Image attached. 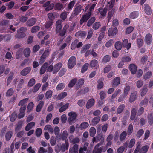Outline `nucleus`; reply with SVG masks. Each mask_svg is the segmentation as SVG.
I'll return each instance as SVG.
<instances>
[{
	"label": "nucleus",
	"mask_w": 153,
	"mask_h": 153,
	"mask_svg": "<svg viewBox=\"0 0 153 153\" xmlns=\"http://www.w3.org/2000/svg\"><path fill=\"white\" fill-rule=\"evenodd\" d=\"M127 135V133L125 131L123 132L120 134V141H123L126 138Z\"/></svg>",
	"instance_id": "52"
},
{
	"label": "nucleus",
	"mask_w": 153,
	"mask_h": 153,
	"mask_svg": "<svg viewBox=\"0 0 153 153\" xmlns=\"http://www.w3.org/2000/svg\"><path fill=\"white\" fill-rule=\"evenodd\" d=\"M88 123L86 122L82 123L80 124V128L81 130L84 129L86 128L88 126Z\"/></svg>",
	"instance_id": "36"
},
{
	"label": "nucleus",
	"mask_w": 153,
	"mask_h": 153,
	"mask_svg": "<svg viewBox=\"0 0 153 153\" xmlns=\"http://www.w3.org/2000/svg\"><path fill=\"white\" fill-rule=\"evenodd\" d=\"M137 92H135L132 93L130 95L129 101L130 102H132L134 101L137 97Z\"/></svg>",
	"instance_id": "14"
},
{
	"label": "nucleus",
	"mask_w": 153,
	"mask_h": 153,
	"mask_svg": "<svg viewBox=\"0 0 153 153\" xmlns=\"http://www.w3.org/2000/svg\"><path fill=\"white\" fill-rule=\"evenodd\" d=\"M14 75L13 73L10 72L9 74V76L7 80V85L8 86L11 82L12 77Z\"/></svg>",
	"instance_id": "53"
},
{
	"label": "nucleus",
	"mask_w": 153,
	"mask_h": 153,
	"mask_svg": "<svg viewBox=\"0 0 153 153\" xmlns=\"http://www.w3.org/2000/svg\"><path fill=\"white\" fill-rule=\"evenodd\" d=\"M90 134L91 137H93L95 135L96 132L95 128L93 127H91L90 129Z\"/></svg>",
	"instance_id": "45"
},
{
	"label": "nucleus",
	"mask_w": 153,
	"mask_h": 153,
	"mask_svg": "<svg viewBox=\"0 0 153 153\" xmlns=\"http://www.w3.org/2000/svg\"><path fill=\"white\" fill-rule=\"evenodd\" d=\"M76 64V59L74 56L71 57L69 59L68 63V67L70 69H72Z\"/></svg>",
	"instance_id": "3"
},
{
	"label": "nucleus",
	"mask_w": 153,
	"mask_h": 153,
	"mask_svg": "<svg viewBox=\"0 0 153 153\" xmlns=\"http://www.w3.org/2000/svg\"><path fill=\"white\" fill-rule=\"evenodd\" d=\"M69 147V143L68 140H65V143L63 144L61 146V149L63 151L67 150Z\"/></svg>",
	"instance_id": "26"
},
{
	"label": "nucleus",
	"mask_w": 153,
	"mask_h": 153,
	"mask_svg": "<svg viewBox=\"0 0 153 153\" xmlns=\"http://www.w3.org/2000/svg\"><path fill=\"white\" fill-rule=\"evenodd\" d=\"M13 134L12 132L11 131H9L6 134L5 137L7 140H9Z\"/></svg>",
	"instance_id": "49"
},
{
	"label": "nucleus",
	"mask_w": 153,
	"mask_h": 153,
	"mask_svg": "<svg viewBox=\"0 0 153 153\" xmlns=\"http://www.w3.org/2000/svg\"><path fill=\"white\" fill-rule=\"evenodd\" d=\"M100 144H98L96 145L93 151V153H101L102 150L103 152H105L106 150V148L105 149H103L104 148H105V147L102 146L99 147Z\"/></svg>",
	"instance_id": "5"
},
{
	"label": "nucleus",
	"mask_w": 153,
	"mask_h": 153,
	"mask_svg": "<svg viewBox=\"0 0 153 153\" xmlns=\"http://www.w3.org/2000/svg\"><path fill=\"white\" fill-rule=\"evenodd\" d=\"M35 123L34 122H31L28 123L25 127V130L28 131L30 129L34 126Z\"/></svg>",
	"instance_id": "38"
},
{
	"label": "nucleus",
	"mask_w": 153,
	"mask_h": 153,
	"mask_svg": "<svg viewBox=\"0 0 153 153\" xmlns=\"http://www.w3.org/2000/svg\"><path fill=\"white\" fill-rule=\"evenodd\" d=\"M28 100V98H25L21 100L18 104V105L19 106L21 105L23 106H25L24 105L27 103Z\"/></svg>",
	"instance_id": "58"
},
{
	"label": "nucleus",
	"mask_w": 153,
	"mask_h": 153,
	"mask_svg": "<svg viewBox=\"0 0 153 153\" xmlns=\"http://www.w3.org/2000/svg\"><path fill=\"white\" fill-rule=\"evenodd\" d=\"M68 116L69 117L68 121L70 124H72L75 122L77 116V114L75 112H71L68 114Z\"/></svg>",
	"instance_id": "2"
},
{
	"label": "nucleus",
	"mask_w": 153,
	"mask_h": 153,
	"mask_svg": "<svg viewBox=\"0 0 153 153\" xmlns=\"http://www.w3.org/2000/svg\"><path fill=\"white\" fill-rule=\"evenodd\" d=\"M115 2L114 0H111L109 2H108L107 4V6L109 7V10H111L114 6V3Z\"/></svg>",
	"instance_id": "46"
},
{
	"label": "nucleus",
	"mask_w": 153,
	"mask_h": 153,
	"mask_svg": "<svg viewBox=\"0 0 153 153\" xmlns=\"http://www.w3.org/2000/svg\"><path fill=\"white\" fill-rule=\"evenodd\" d=\"M120 82V79L119 77H117L113 81L112 85L113 86H117Z\"/></svg>",
	"instance_id": "31"
},
{
	"label": "nucleus",
	"mask_w": 153,
	"mask_h": 153,
	"mask_svg": "<svg viewBox=\"0 0 153 153\" xmlns=\"http://www.w3.org/2000/svg\"><path fill=\"white\" fill-rule=\"evenodd\" d=\"M69 140L70 142L73 144L78 143L80 141V139L79 138L76 137L74 138L73 135H71L69 137Z\"/></svg>",
	"instance_id": "8"
},
{
	"label": "nucleus",
	"mask_w": 153,
	"mask_h": 153,
	"mask_svg": "<svg viewBox=\"0 0 153 153\" xmlns=\"http://www.w3.org/2000/svg\"><path fill=\"white\" fill-rule=\"evenodd\" d=\"M54 5L53 4H50V1H48L43 5V7H46L45 10L46 11L50 10L53 9Z\"/></svg>",
	"instance_id": "7"
},
{
	"label": "nucleus",
	"mask_w": 153,
	"mask_h": 153,
	"mask_svg": "<svg viewBox=\"0 0 153 153\" xmlns=\"http://www.w3.org/2000/svg\"><path fill=\"white\" fill-rule=\"evenodd\" d=\"M148 102V99L146 98H145L141 102L140 104L142 106H146L147 105Z\"/></svg>",
	"instance_id": "62"
},
{
	"label": "nucleus",
	"mask_w": 153,
	"mask_h": 153,
	"mask_svg": "<svg viewBox=\"0 0 153 153\" xmlns=\"http://www.w3.org/2000/svg\"><path fill=\"white\" fill-rule=\"evenodd\" d=\"M62 66V64L61 62H59L55 65L53 67V73L56 74L57 73Z\"/></svg>",
	"instance_id": "10"
},
{
	"label": "nucleus",
	"mask_w": 153,
	"mask_h": 153,
	"mask_svg": "<svg viewBox=\"0 0 153 153\" xmlns=\"http://www.w3.org/2000/svg\"><path fill=\"white\" fill-rule=\"evenodd\" d=\"M69 103H66L65 104L63 105L62 102L59 103L57 105L58 107H61L59 110L60 112H62L65 111L69 107Z\"/></svg>",
	"instance_id": "4"
},
{
	"label": "nucleus",
	"mask_w": 153,
	"mask_h": 153,
	"mask_svg": "<svg viewBox=\"0 0 153 153\" xmlns=\"http://www.w3.org/2000/svg\"><path fill=\"white\" fill-rule=\"evenodd\" d=\"M152 39V35L150 34H147L145 38V41L147 45H149L151 43Z\"/></svg>",
	"instance_id": "11"
},
{
	"label": "nucleus",
	"mask_w": 153,
	"mask_h": 153,
	"mask_svg": "<svg viewBox=\"0 0 153 153\" xmlns=\"http://www.w3.org/2000/svg\"><path fill=\"white\" fill-rule=\"evenodd\" d=\"M125 107V106L124 104L120 105L117 108V114H118L121 113Z\"/></svg>",
	"instance_id": "41"
},
{
	"label": "nucleus",
	"mask_w": 153,
	"mask_h": 153,
	"mask_svg": "<svg viewBox=\"0 0 153 153\" xmlns=\"http://www.w3.org/2000/svg\"><path fill=\"white\" fill-rule=\"evenodd\" d=\"M91 13L88 12V13L82 16L80 20V24H82L84 22H86L91 16Z\"/></svg>",
	"instance_id": "6"
},
{
	"label": "nucleus",
	"mask_w": 153,
	"mask_h": 153,
	"mask_svg": "<svg viewBox=\"0 0 153 153\" xmlns=\"http://www.w3.org/2000/svg\"><path fill=\"white\" fill-rule=\"evenodd\" d=\"M114 12V9H112L110 11L109 10L108 14V22L110 21L111 18L112 17Z\"/></svg>",
	"instance_id": "32"
},
{
	"label": "nucleus",
	"mask_w": 153,
	"mask_h": 153,
	"mask_svg": "<svg viewBox=\"0 0 153 153\" xmlns=\"http://www.w3.org/2000/svg\"><path fill=\"white\" fill-rule=\"evenodd\" d=\"M115 46L117 50H120L122 48V45L121 42L119 41L117 42L115 44Z\"/></svg>",
	"instance_id": "42"
},
{
	"label": "nucleus",
	"mask_w": 153,
	"mask_h": 153,
	"mask_svg": "<svg viewBox=\"0 0 153 153\" xmlns=\"http://www.w3.org/2000/svg\"><path fill=\"white\" fill-rule=\"evenodd\" d=\"M130 90V87L129 86H126L124 88V95L125 97L127 96Z\"/></svg>",
	"instance_id": "47"
},
{
	"label": "nucleus",
	"mask_w": 153,
	"mask_h": 153,
	"mask_svg": "<svg viewBox=\"0 0 153 153\" xmlns=\"http://www.w3.org/2000/svg\"><path fill=\"white\" fill-rule=\"evenodd\" d=\"M135 139H132L130 141L128 147L129 148H132L134 145L135 143Z\"/></svg>",
	"instance_id": "55"
},
{
	"label": "nucleus",
	"mask_w": 153,
	"mask_h": 153,
	"mask_svg": "<svg viewBox=\"0 0 153 153\" xmlns=\"http://www.w3.org/2000/svg\"><path fill=\"white\" fill-rule=\"evenodd\" d=\"M137 109L135 108H133L131 111L130 119L133 120L134 119L136 113Z\"/></svg>",
	"instance_id": "37"
},
{
	"label": "nucleus",
	"mask_w": 153,
	"mask_h": 153,
	"mask_svg": "<svg viewBox=\"0 0 153 153\" xmlns=\"http://www.w3.org/2000/svg\"><path fill=\"white\" fill-rule=\"evenodd\" d=\"M45 130H48L51 133H53V128L52 126L50 125H46L44 128Z\"/></svg>",
	"instance_id": "34"
},
{
	"label": "nucleus",
	"mask_w": 153,
	"mask_h": 153,
	"mask_svg": "<svg viewBox=\"0 0 153 153\" xmlns=\"http://www.w3.org/2000/svg\"><path fill=\"white\" fill-rule=\"evenodd\" d=\"M68 135V132L67 131H64L62 135V140H65L66 139Z\"/></svg>",
	"instance_id": "61"
},
{
	"label": "nucleus",
	"mask_w": 153,
	"mask_h": 153,
	"mask_svg": "<svg viewBox=\"0 0 153 153\" xmlns=\"http://www.w3.org/2000/svg\"><path fill=\"white\" fill-rule=\"evenodd\" d=\"M22 49H19L16 53V57L17 59H19L21 57L22 55Z\"/></svg>",
	"instance_id": "50"
},
{
	"label": "nucleus",
	"mask_w": 153,
	"mask_h": 153,
	"mask_svg": "<svg viewBox=\"0 0 153 153\" xmlns=\"http://www.w3.org/2000/svg\"><path fill=\"white\" fill-rule=\"evenodd\" d=\"M36 22L35 18H31L29 19L27 22V25L29 26H31L35 24Z\"/></svg>",
	"instance_id": "20"
},
{
	"label": "nucleus",
	"mask_w": 153,
	"mask_h": 153,
	"mask_svg": "<svg viewBox=\"0 0 153 153\" xmlns=\"http://www.w3.org/2000/svg\"><path fill=\"white\" fill-rule=\"evenodd\" d=\"M148 91V89L146 86H144L140 90V95L143 97L145 95Z\"/></svg>",
	"instance_id": "24"
},
{
	"label": "nucleus",
	"mask_w": 153,
	"mask_h": 153,
	"mask_svg": "<svg viewBox=\"0 0 153 153\" xmlns=\"http://www.w3.org/2000/svg\"><path fill=\"white\" fill-rule=\"evenodd\" d=\"M139 13L137 11H134L131 13L130 15V18L132 19H135L138 17Z\"/></svg>",
	"instance_id": "29"
},
{
	"label": "nucleus",
	"mask_w": 153,
	"mask_h": 153,
	"mask_svg": "<svg viewBox=\"0 0 153 153\" xmlns=\"http://www.w3.org/2000/svg\"><path fill=\"white\" fill-rule=\"evenodd\" d=\"M123 45L126 47L127 49H129L131 46V44L130 43H128V40L127 39H125L123 40Z\"/></svg>",
	"instance_id": "22"
},
{
	"label": "nucleus",
	"mask_w": 153,
	"mask_h": 153,
	"mask_svg": "<svg viewBox=\"0 0 153 153\" xmlns=\"http://www.w3.org/2000/svg\"><path fill=\"white\" fill-rule=\"evenodd\" d=\"M30 71L31 68L30 67H26L21 71V74L23 76H25L28 74Z\"/></svg>",
	"instance_id": "19"
},
{
	"label": "nucleus",
	"mask_w": 153,
	"mask_h": 153,
	"mask_svg": "<svg viewBox=\"0 0 153 153\" xmlns=\"http://www.w3.org/2000/svg\"><path fill=\"white\" fill-rule=\"evenodd\" d=\"M48 16L49 19L52 21L55 18V16H56V14L55 13H50L48 14Z\"/></svg>",
	"instance_id": "43"
},
{
	"label": "nucleus",
	"mask_w": 153,
	"mask_h": 153,
	"mask_svg": "<svg viewBox=\"0 0 153 153\" xmlns=\"http://www.w3.org/2000/svg\"><path fill=\"white\" fill-rule=\"evenodd\" d=\"M78 145L77 144H75L73 147L70 149L69 153H78Z\"/></svg>",
	"instance_id": "15"
},
{
	"label": "nucleus",
	"mask_w": 153,
	"mask_h": 153,
	"mask_svg": "<svg viewBox=\"0 0 153 153\" xmlns=\"http://www.w3.org/2000/svg\"><path fill=\"white\" fill-rule=\"evenodd\" d=\"M40 27L38 26L33 27L31 30V32L32 33H35L38 31Z\"/></svg>",
	"instance_id": "63"
},
{
	"label": "nucleus",
	"mask_w": 153,
	"mask_h": 153,
	"mask_svg": "<svg viewBox=\"0 0 153 153\" xmlns=\"http://www.w3.org/2000/svg\"><path fill=\"white\" fill-rule=\"evenodd\" d=\"M30 53V50L29 48H26L24 51V54L26 57L29 56Z\"/></svg>",
	"instance_id": "51"
},
{
	"label": "nucleus",
	"mask_w": 153,
	"mask_h": 153,
	"mask_svg": "<svg viewBox=\"0 0 153 153\" xmlns=\"http://www.w3.org/2000/svg\"><path fill=\"white\" fill-rule=\"evenodd\" d=\"M27 30V28L25 27H23L17 30V33L15 36V37L17 38H21L25 37L26 36L24 32Z\"/></svg>",
	"instance_id": "1"
},
{
	"label": "nucleus",
	"mask_w": 153,
	"mask_h": 153,
	"mask_svg": "<svg viewBox=\"0 0 153 153\" xmlns=\"http://www.w3.org/2000/svg\"><path fill=\"white\" fill-rule=\"evenodd\" d=\"M67 95V93L66 92H62L58 95L57 98L58 100H61L65 97Z\"/></svg>",
	"instance_id": "44"
},
{
	"label": "nucleus",
	"mask_w": 153,
	"mask_h": 153,
	"mask_svg": "<svg viewBox=\"0 0 153 153\" xmlns=\"http://www.w3.org/2000/svg\"><path fill=\"white\" fill-rule=\"evenodd\" d=\"M133 130V126L130 124L128 127L127 130V134L128 135H130L132 133Z\"/></svg>",
	"instance_id": "64"
},
{
	"label": "nucleus",
	"mask_w": 153,
	"mask_h": 153,
	"mask_svg": "<svg viewBox=\"0 0 153 153\" xmlns=\"http://www.w3.org/2000/svg\"><path fill=\"white\" fill-rule=\"evenodd\" d=\"M84 82V79L82 78L80 79L78 81V83L76 84V89H78L83 84Z\"/></svg>",
	"instance_id": "28"
},
{
	"label": "nucleus",
	"mask_w": 153,
	"mask_h": 153,
	"mask_svg": "<svg viewBox=\"0 0 153 153\" xmlns=\"http://www.w3.org/2000/svg\"><path fill=\"white\" fill-rule=\"evenodd\" d=\"M104 33L103 32L101 33L99 35L98 38V44H100L101 43V40L104 36Z\"/></svg>",
	"instance_id": "48"
},
{
	"label": "nucleus",
	"mask_w": 153,
	"mask_h": 153,
	"mask_svg": "<svg viewBox=\"0 0 153 153\" xmlns=\"http://www.w3.org/2000/svg\"><path fill=\"white\" fill-rule=\"evenodd\" d=\"M152 75V72L150 71H148L145 73L143 75V78L145 79H147L150 78Z\"/></svg>",
	"instance_id": "30"
},
{
	"label": "nucleus",
	"mask_w": 153,
	"mask_h": 153,
	"mask_svg": "<svg viewBox=\"0 0 153 153\" xmlns=\"http://www.w3.org/2000/svg\"><path fill=\"white\" fill-rule=\"evenodd\" d=\"M16 118V114L15 112H13L10 115V120L14 122Z\"/></svg>",
	"instance_id": "59"
},
{
	"label": "nucleus",
	"mask_w": 153,
	"mask_h": 153,
	"mask_svg": "<svg viewBox=\"0 0 153 153\" xmlns=\"http://www.w3.org/2000/svg\"><path fill=\"white\" fill-rule=\"evenodd\" d=\"M26 108V106H22L21 108L20 109V113L18 116V117L19 118H22L24 117L25 115V111Z\"/></svg>",
	"instance_id": "12"
},
{
	"label": "nucleus",
	"mask_w": 153,
	"mask_h": 153,
	"mask_svg": "<svg viewBox=\"0 0 153 153\" xmlns=\"http://www.w3.org/2000/svg\"><path fill=\"white\" fill-rule=\"evenodd\" d=\"M96 4L97 2H96L95 3H93L92 5L90 4L88 5L85 8V11H86L88 9V10L89 11V12H91V11L94 10Z\"/></svg>",
	"instance_id": "18"
},
{
	"label": "nucleus",
	"mask_w": 153,
	"mask_h": 153,
	"mask_svg": "<svg viewBox=\"0 0 153 153\" xmlns=\"http://www.w3.org/2000/svg\"><path fill=\"white\" fill-rule=\"evenodd\" d=\"M61 23L62 21L60 20H58L56 23V33H59L60 30L62 28Z\"/></svg>",
	"instance_id": "13"
},
{
	"label": "nucleus",
	"mask_w": 153,
	"mask_h": 153,
	"mask_svg": "<svg viewBox=\"0 0 153 153\" xmlns=\"http://www.w3.org/2000/svg\"><path fill=\"white\" fill-rule=\"evenodd\" d=\"M91 47V44H88L85 45H84L82 48V49L81 51L82 53H83L85 52L86 51H88L89 48Z\"/></svg>",
	"instance_id": "33"
},
{
	"label": "nucleus",
	"mask_w": 153,
	"mask_h": 153,
	"mask_svg": "<svg viewBox=\"0 0 153 153\" xmlns=\"http://www.w3.org/2000/svg\"><path fill=\"white\" fill-rule=\"evenodd\" d=\"M129 69L132 74L136 73L137 68L136 65L134 64H131L129 65Z\"/></svg>",
	"instance_id": "17"
},
{
	"label": "nucleus",
	"mask_w": 153,
	"mask_h": 153,
	"mask_svg": "<svg viewBox=\"0 0 153 153\" xmlns=\"http://www.w3.org/2000/svg\"><path fill=\"white\" fill-rule=\"evenodd\" d=\"M131 60V57L130 56H126L123 57L122 59V60L125 63H127L130 62Z\"/></svg>",
	"instance_id": "39"
},
{
	"label": "nucleus",
	"mask_w": 153,
	"mask_h": 153,
	"mask_svg": "<svg viewBox=\"0 0 153 153\" xmlns=\"http://www.w3.org/2000/svg\"><path fill=\"white\" fill-rule=\"evenodd\" d=\"M89 64L88 63H86L84 64L82 68L81 72L84 73L88 69Z\"/></svg>",
	"instance_id": "40"
},
{
	"label": "nucleus",
	"mask_w": 153,
	"mask_h": 153,
	"mask_svg": "<svg viewBox=\"0 0 153 153\" xmlns=\"http://www.w3.org/2000/svg\"><path fill=\"white\" fill-rule=\"evenodd\" d=\"M95 102L94 100L93 99H89L87 102L86 107L87 109H89L93 106Z\"/></svg>",
	"instance_id": "16"
},
{
	"label": "nucleus",
	"mask_w": 153,
	"mask_h": 153,
	"mask_svg": "<svg viewBox=\"0 0 153 153\" xmlns=\"http://www.w3.org/2000/svg\"><path fill=\"white\" fill-rule=\"evenodd\" d=\"M77 81V79L76 78L72 79L68 84V86L69 87H72L75 84Z\"/></svg>",
	"instance_id": "57"
},
{
	"label": "nucleus",
	"mask_w": 153,
	"mask_h": 153,
	"mask_svg": "<svg viewBox=\"0 0 153 153\" xmlns=\"http://www.w3.org/2000/svg\"><path fill=\"white\" fill-rule=\"evenodd\" d=\"M44 102L43 101H41L37 106L36 110L37 112H39L41 111Z\"/></svg>",
	"instance_id": "60"
},
{
	"label": "nucleus",
	"mask_w": 153,
	"mask_h": 153,
	"mask_svg": "<svg viewBox=\"0 0 153 153\" xmlns=\"http://www.w3.org/2000/svg\"><path fill=\"white\" fill-rule=\"evenodd\" d=\"M53 92L51 90L47 91L45 94V97L46 99L50 98L52 96Z\"/></svg>",
	"instance_id": "54"
},
{
	"label": "nucleus",
	"mask_w": 153,
	"mask_h": 153,
	"mask_svg": "<svg viewBox=\"0 0 153 153\" xmlns=\"http://www.w3.org/2000/svg\"><path fill=\"white\" fill-rule=\"evenodd\" d=\"M98 10L100 14H101L100 18H102L106 15L107 12V9L106 8H105L103 9L101 8H100Z\"/></svg>",
	"instance_id": "21"
},
{
	"label": "nucleus",
	"mask_w": 153,
	"mask_h": 153,
	"mask_svg": "<svg viewBox=\"0 0 153 153\" xmlns=\"http://www.w3.org/2000/svg\"><path fill=\"white\" fill-rule=\"evenodd\" d=\"M48 65L47 63H45L41 67L40 71V74H43L45 71L46 68H47Z\"/></svg>",
	"instance_id": "23"
},
{
	"label": "nucleus",
	"mask_w": 153,
	"mask_h": 153,
	"mask_svg": "<svg viewBox=\"0 0 153 153\" xmlns=\"http://www.w3.org/2000/svg\"><path fill=\"white\" fill-rule=\"evenodd\" d=\"M145 13L148 15H149L152 13V10L150 7L148 5H145Z\"/></svg>",
	"instance_id": "35"
},
{
	"label": "nucleus",
	"mask_w": 153,
	"mask_h": 153,
	"mask_svg": "<svg viewBox=\"0 0 153 153\" xmlns=\"http://www.w3.org/2000/svg\"><path fill=\"white\" fill-rule=\"evenodd\" d=\"M98 62L96 60H92L90 63V65L91 67H94L98 65Z\"/></svg>",
	"instance_id": "56"
},
{
	"label": "nucleus",
	"mask_w": 153,
	"mask_h": 153,
	"mask_svg": "<svg viewBox=\"0 0 153 153\" xmlns=\"http://www.w3.org/2000/svg\"><path fill=\"white\" fill-rule=\"evenodd\" d=\"M149 146L148 145H145L140 149L139 153H146L148 151Z\"/></svg>",
	"instance_id": "25"
},
{
	"label": "nucleus",
	"mask_w": 153,
	"mask_h": 153,
	"mask_svg": "<svg viewBox=\"0 0 153 153\" xmlns=\"http://www.w3.org/2000/svg\"><path fill=\"white\" fill-rule=\"evenodd\" d=\"M69 27V25L66 24L64 27L63 30L59 33V35L61 36H64L67 30Z\"/></svg>",
	"instance_id": "27"
},
{
	"label": "nucleus",
	"mask_w": 153,
	"mask_h": 153,
	"mask_svg": "<svg viewBox=\"0 0 153 153\" xmlns=\"http://www.w3.org/2000/svg\"><path fill=\"white\" fill-rule=\"evenodd\" d=\"M117 32V30L116 28H110L109 29L108 35L109 36H114L116 35Z\"/></svg>",
	"instance_id": "9"
}]
</instances>
